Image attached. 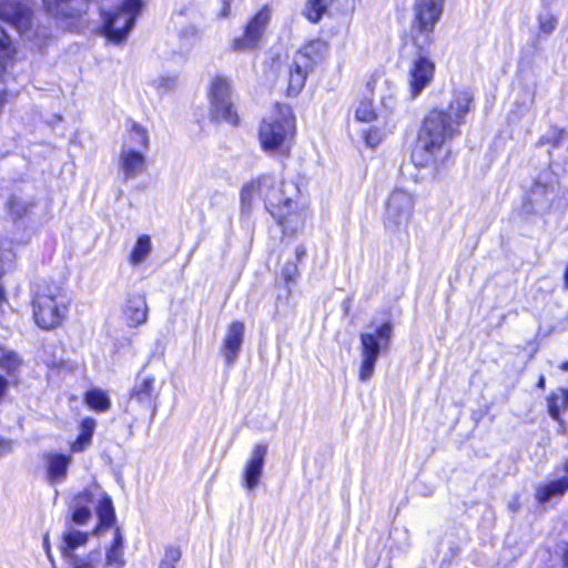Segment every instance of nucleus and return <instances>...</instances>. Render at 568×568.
Segmentation results:
<instances>
[{
  "instance_id": "1",
  "label": "nucleus",
  "mask_w": 568,
  "mask_h": 568,
  "mask_svg": "<svg viewBox=\"0 0 568 568\" xmlns=\"http://www.w3.org/2000/svg\"><path fill=\"white\" fill-rule=\"evenodd\" d=\"M458 134L445 110L434 108L427 112L417 132L412 153L420 168H438L449 155L447 144Z\"/></svg>"
},
{
  "instance_id": "2",
  "label": "nucleus",
  "mask_w": 568,
  "mask_h": 568,
  "mask_svg": "<svg viewBox=\"0 0 568 568\" xmlns=\"http://www.w3.org/2000/svg\"><path fill=\"white\" fill-rule=\"evenodd\" d=\"M298 197V189L293 182H286L275 175H262L245 184L241 192L244 204L261 200L272 216H283L280 207Z\"/></svg>"
},
{
  "instance_id": "3",
  "label": "nucleus",
  "mask_w": 568,
  "mask_h": 568,
  "mask_svg": "<svg viewBox=\"0 0 568 568\" xmlns=\"http://www.w3.org/2000/svg\"><path fill=\"white\" fill-rule=\"evenodd\" d=\"M295 134V118L288 105L275 104L260 126V142L264 151L286 154Z\"/></svg>"
},
{
  "instance_id": "4",
  "label": "nucleus",
  "mask_w": 568,
  "mask_h": 568,
  "mask_svg": "<svg viewBox=\"0 0 568 568\" xmlns=\"http://www.w3.org/2000/svg\"><path fill=\"white\" fill-rule=\"evenodd\" d=\"M69 300L55 284L38 285L32 298V314L36 324L43 329L60 326L67 316Z\"/></svg>"
},
{
  "instance_id": "5",
  "label": "nucleus",
  "mask_w": 568,
  "mask_h": 568,
  "mask_svg": "<svg viewBox=\"0 0 568 568\" xmlns=\"http://www.w3.org/2000/svg\"><path fill=\"white\" fill-rule=\"evenodd\" d=\"M393 336V325L383 323L375 333H362L361 366L358 377L362 382L369 381L375 372V365L382 351H386Z\"/></svg>"
},
{
  "instance_id": "6",
  "label": "nucleus",
  "mask_w": 568,
  "mask_h": 568,
  "mask_svg": "<svg viewBox=\"0 0 568 568\" xmlns=\"http://www.w3.org/2000/svg\"><path fill=\"white\" fill-rule=\"evenodd\" d=\"M444 0H415L413 7L412 39L423 48L432 41V33L443 11Z\"/></svg>"
},
{
  "instance_id": "7",
  "label": "nucleus",
  "mask_w": 568,
  "mask_h": 568,
  "mask_svg": "<svg viewBox=\"0 0 568 568\" xmlns=\"http://www.w3.org/2000/svg\"><path fill=\"white\" fill-rule=\"evenodd\" d=\"M414 196L405 190H395L387 201L385 227L389 233H403L412 221L414 213Z\"/></svg>"
},
{
  "instance_id": "8",
  "label": "nucleus",
  "mask_w": 568,
  "mask_h": 568,
  "mask_svg": "<svg viewBox=\"0 0 568 568\" xmlns=\"http://www.w3.org/2000/svg\"><path fill=\"white\" fill-rule=\"evenodd\" d=\"M141 8V0H125L116 12L105 18V36L115 43L122 42L132 29Z\"/></svg>"
},
{
  "instance_id": "9",
  "label": "nucleus",
  "mask_w": 568,
  "mask_h": 568,
  "mask_svg": "<svg viewBox=\"0 0 568 568\" xmlns=\"http://www.w3.org/2000/svg\"><path fill=\"white\" fill-rule=\"evenodd\" d=\"M211 113L214 119L237 123V115L233 110L231 99V83L224 77L216 75L210 87Z\"/></svg>"
},
{
  "instance_id": "10",
  "label": "nucleus",
  "mask_w": 568,
  "mask_h": 568,
  "mask_svg": "<svg viewBox=\"0 0 568 568\" xmlns=\"http://www.w3.org/2000/svg\"><path fill=\"white\" fill-rule=\"evenodd\" d=\"M88 539L89 534L74 529H70L63 534L60 549L63 556L70 560L73 568H94L93 562L100 559L101 554L99 550H93L84 557L74 555L75 549L84 546Z\"/></svg>"
},
{
  "instance_id": "11",
  "label": "nucleus",
  "mask_w": 568,
  "mask_h": 568,
  "mask_svg": "<svg viewBox=\"0 0 568 568\" xmlns=\"http://www.w3.org/2000/svg\"><path fill=\"white\" fill-rule=\"evenodd\" d=\"M435 75V63L426 55L416 54L407 71V83L412 99L417 98L427 88Z\"/></svg>"
},
{
  "instance_id": "12",
  "label": "nucleus",
  "mask_w": 568,
  "mask_h": 568,
  "mask_svg": "<svg viewBox=\"0 0 568 568\" xmlns=\"http://www.w3.org/2000/svg\"><path fill=\"white\" fill-rule=\"evenodd\" d=\"M272 11L268 7H263L256 14L247 22L244 34L236 38L232 42L234 51L252 50L260 43L265 28L271 20Z\"/></svg>"
},
{
  "instance_id": "13",
  "label": "nucleus",
  "mask_w": 568,
  "mask_h": 568,
  "mask_svg": "<svg viewBox=\"0 0 568 568\" xmlns=\"http://www.w3.org/2000/svg\"><path fill=\"white\" fill-rule=\"evenodd\" d=\"M281 216H273L286 234H295L303 229L307 215V206L302 199L294 197L290 204L283 203L280 207Z\"/></svg>"
},
{
  "instance_id": "14",
  "label": "nucleus",
  "mask_w": 568,
  "mask_h": 568,
  "mask_svg": "<svg viewBox=\"0 0 568 568\" xmlns=\"http://www.w3.org/2000/svg\"><path fill=\"white\" fill-rule=\"evenodd\" d=\"M557 196L558 189L555 185L536 182L528 193L525 207L528 213L547 214Z\"/></svg>"
},
{
  "instance_id": "15",
  "label": "nucleus",
  "mask_w": 568,
  "mask_h": 568,
  "mask_svg": "<svg viewBox=\"0 0 568 568\" xmlns=\"http://www.w3.org/2000/svg\"><path fill=\"white\" fill-rule=\"evenodd\" d=\"M267 450L268 446L266 444H256L244 466L243 481L244 486L250 490L254 489L262 478Z\"/></svg>"
},
{
  "instance_id": "16",
  "label": "nucleus",
  "mask_w": 568,
  "mask_h": 568,
  "mask_svg": "<svg viewBox=\"0 0 568 568\" xmlns=\"http://www.w3.org/2000/svg\"><path fill=\"white\" fill-rule=\"evenodd\" d=\"M245 325L236 321L231 323L223 339V354L229 365L233 364L241 351L244 339Z\"/></svg>"
},
{
  "instance_id": "17",
  "label": "nucleus",
  "mask_w": 568,
  "mask_h": 568,
  "mask_svg": "<svg viewBox=\"0 0 568 568\" xmlns=\"http://www.w3.org/2000/svg\"><path fill=\"white\" fill-rule=\"evenodd\" d=\"M71 456L48 453L44 455L45 477L50 484H57L67 478Z\"/></svg>"
},
{
  "instance_id": "18",
  "label": "nucleus",
  "mask_w": 568,
  "mask_h": 568,
  "mask_svg": "<svg viewBox=\"0 0 568 568\" xmlns=\"http://www.w3.org/2000/svg\"><path fill=\"white\" fill-rule=\"evenodd\" d=\"M119 166L125 179L135 178L144 172L145 158L141 152L123 145L119 159Z\"/></svg>"
},
{
  "instance_id": "19",
  "label": "nucleus",
  "mask_w": 568,
  "mask_h": 568,
  "mask_svg": "<svg viewBox=\"0 0 568 568\" xmlns=\"http://www.w3.org/2000/svg\"><path fill=\"white\" fill-rule=\"evenodd\" d=\"M311 70L312 68L308 67V64H305V59L303 55H294L293 62L288 68V95H297L301 92Z\"/></svg>"
},
{
  "instance_id": "20",
  "label": "nucleus",
  "mask_w": 568,
  "mask_h": 568,
  "mask_svg": "<svg viewBox=\"0 0 568 568\" xmlns=\"http://www.w3.org/2000/svg\"><path fill=\"white\" fill-rule=\"evenodd\" d=\"M471 103L473 97L469 92H454L453 99L448 104V111L446 113L450 116V121H453L454 126L457 130L464 122L466 114L470 111Z\"/></svg>"
},
{
  "instance_id": "21",
  "label": "nucleus",
  "mask_w": 568,
  "mask_h": 568,
  "mask_svg": "<svg viewBox=\"0 0 568 568\" xmlns=\"http://www.w3.org/2000/svg\"><path fill=\"white\" fill-rule=\"evenodd\" d=\"M124 317L130 327H138L148 320V305L143 295H133L129 297L124 310Z\"/></svg>"
},
{
  "instance_id": "22",
  "label": "nucleus",
  "mask_w": 568,
  "mask_h": 568,
  "mask_svg": "<svg viewBox=\"0 0 568 568\" xmlns=\"http://www.w3.org/2000/svg\"><path fill=\"white\" fill-rule=\"evenodd\" d=\"M90 505L95 507L101 526H111L114 519V511L111 499L99 488L89 491Z\"/></svg>"
},
{
  "instance_id": "23",
  "label": "nucleus",
  "mask_w": 568,
  "mask_h": 568,
  "mask_svg": "<svg viewBox=\"0 0 568 568\" xmlns=\"http://www.w3.org/2000/svg\"><path fill=\"white\" fill-rule=\"evenodd\" d=\"M566 490H568V477L539 486L536 490V498L539 503H546L551 498L564 495Z\"/></svg>"
},
{
  "instance_id": "24",
  "label": "nucleus",
  "mask_w": 568,
  "mask_h": 568,
  "mask_svg": "<svg viewBox=\"0 0 568 568\" xmlns=\"http://www.w3.org/2000/svg\"><path fill=\"white\" fill-rule=\"evenodd\" d=\"M154 378L145 376L141 378L134 386L131 398L139 404L150 407L152 405Z\"/></svg>"
},
{
  "instance_id": "25",
  "label": "nucleus",
  "mask_w": 568,
  "mask_h": 568,
  "mask_svg": "<svg viewBox=\"0 0 568 568\" xmlns=\"http://www.w3.org/2000/svg\"><path fill=\"white\" fill-rule=\"evenodd\" d=\"M548 412L554 419H559L568 408V387L559 388L547 397Z\"/></svg>"
},
{
  "instance_id": "26",
  "label": "nucleus",
  "mask_w": 568,
  "mask_h": 568,
  "mask_svg": "<svg viewBox=\"0 0 568 568\" xmlns=\"http://www.w3.org/2000/svg\"><path fill=\"white\" fill-rule=\"evenodd\" d=\"M22 358L11 349L0 346V368L7 373L8 376H14L22 367Z\"/></svg>"
},
{
  "instance_id": "27",
  "label": "nucleus",
  "mask_w": 568,
  "mask_h": 568,
  "mask_svg": "<svg viewBox=\"0 0 568 568\" xmlns=\"http://www.w3.org/2000/svg\"><path fill=\"white\" fill-rule=\"evenodd\" d=\"M123 538L119 529L114 531L113 545L106 552L105 566L122 568L125 564L123 558Z\"/></svg>"
},
{
  "instance_id": "28",
  "label": "nucleus",
  "mask_w": 568,
  "mask_h": 568,
  "mask_svg": "<svg viewBox=\"0 0 568 568\" xmlns=\"http://www.w3.org/2000/svg\"><path fill=\"white\" fill-rule=\"evenodd\" d=\"M89 490L77 496L73 505L72 520L75 524L83 525L91 517Z\"/></svg>"
},
{
  "instance_id": "29",
  "label": "nucleus",
  "mask_w": 568,
  "mask_h": 568,
  "mask_svg": "<svg viewBox=\"0 0 568 568\" xmlns=\"http://www.w3.org/2000/svg\"><path fill=\"white\" fill-rule=\"evenodd\" d=\"M326 51V43L321 40H315L306 44L302 50L296 52L295 55H303L305 59V64H308V67L313 68V64L321 60Z\"/></svg>"
},
{
  "instance_id": "30",
  "label": "nucleus",
  "mask_w": 568,
  "mask_h": 568,
  "mask_svg": "<svg viewBox=\"0 0 568 568\" xmlns=\"http://www.w3.org/2000/svg\"><path fill=\"white\" fill-rule=\"evenodd\" d=\"M152 250L151 237L146 234L139 236L135 245L133 246L129 261L133 265L143 263L150 255Z\"/></svg>"
},
{
  "instance_id": "31",
  "label": "nucleus",
  "mask_w": 568,
  "mask_h": 568,
  "mask_svg": "<svg viewBox=\"0 0 568 568\" xmlns=\"http://www.w3.org/2000/svg\"><path fill=\"white\" fill-rule=\"evenodd\" d=\"M95 428V420L92 418H85L81 424L80 435L78 439L72 444L71 448L73 452H81L89 446L93 432Z\"/></svg>"
},
{
  "instance_id": "32",
  "label": "nucleus",
  "mask_w": 568,
  "mask_h": 568,
  "mask_svg": "<svg viewBox=\"0 0 568 568\" xmlns=\"http://www.w3.org/2000/svg\"><path fill=\"white\" fill-rule=\"evenodd\" d=\"M85 403L95 410L105 412L110 408L108 395L100 389H92L85 395Z\"/></svg>"
},
{
  "instance_id": "33",
  "label": "nucleus",
  "mask_w": 568,
  "mask_h": 568,
  "mask_svg": "<svg viewBox=\"0 0 568 568\" xmlns=\"http://www.w3.org/2000/svg\"><path fill=\"white\" fill-rule=\"evenodd\" d=\"M8 210L14 220L26 216L34 206L33 203L23 201L21 197L12 196L8 204Z\"/></svg>"
},
{
  "instance_id": "34",
  "label": "nucleus",
  "mask_w": 568,
  "mask_h": 568,
  "mask_svg": "<svg viewBox=\"0 0 568 568\" xmlns=\"http://www.w3.org/2000/svg\"><path fill=\"white\" fill-rule=\"evenodd\" d=\"M327 6L324 0H307L304 14L311 22H318L326 12Z\"/></svg>"
},
{
  "instance_id": "35",
  "label": "nucleus",
  "mask_w": 568,
  "mask_h": 568,
  "mask_svg": "<svg viewBox=\"0 0 568 568\" xmlns=\"http://www.w3.org/2000/svg\"><path fill=\"white\" fill-rule=\"evenodd\" d=\"M126 148H132V145H140L146 148L148 145V134L145 130L138 125L133 124L130 133L126 136L125 144Z\"/></svg>"
},
{
  "instance_id": "36",
  "label": "nucleus",
  "mask_w": 568,
  "mask_h": 568,
  "mask_svg": "<svg viewBox=\"0 0 568 568\" xmlns=\"http://www.w3.org/2000/svg\"><path fill=\"white\" fill-rule=\"evenodd\" d=\"M355 116L361 122H372L376 120L377 114L371 100L359 102L355 111Z\"/></svg>"
},
{
  "instance_id": "37",
  "label": "nucleus",
  "mask_w": 568,
  "mask_h": 568,
  "mask_svg": "<svg viewBox=\"0 0 568 568\" xmlns=\"http://www.w3.org/2000/svg\"><path fill=\"white\" fill-rule=\"evenodd\" d=\"M180 558H181V550L175 547H169L165 550V556L162 559V561L160 562L159 568H175V564L180 560Z\"/></svg>"
},
{
  "instance_id": "38",
  "label": "nucleus",
  "mask_w": 568,
  "mask_h": 568,
  "mask_svg": "<svg viewBox=\"0 0 568 568\" xmlns=\"http://www.w3.org/2000/svg\"><path fill=\"white\" fill-rule=\"evenodd\" d=\"M176 84V79L170 75H159L152 80V85L159 92H166L172 90Z\"/></svg>"
},
{
  "instance_id": "39",
  "label": "nucleus",
  "mask_w": 568,
  "mask_h": 568,
  "mask_svg": "<svg viewBox=\"0 0 568 568\" xmlns=\"http://www.w3.org/2000/svg\"><path fill=\"white\" fill-rule=\"evenodd\" d=\"M14 258L16 255L11 250L0 251V276L13 265Z\"/></svg>"
},
{
  "instance_id": "40",
  "label": "nucleus",
  "mask_w": 568,
  "mask_h": 568,
  "mask_svg": "<svg viewBox=\"0 0 568 568\" xmlns=\"http://www.w3.org/2000/svg\"><path fill=\"white\" fill-rule=\"evenodd\" d=\"M539 24L540 29L549 34L556 29L557 19L551 14H546L539 18Z\"/></svg>"
},
{
  "instance_id": "41",
  "label": "nucleus",
  "mask_w": 568,
  "mask_h": 568,
  "mask_svg": "<svg viewBox=\"0 0 568 568\" xmlns=\"http://www.w3.org/2000/svg\"><path fill=\"white\" fill-rule=\"evenodd\" d=\"M384 134L377 130H369L365 134V141L369 146H376L383 139Z\"/></svg>"
},
{
  "instance_id": "42",
  "label": "nucleus",
  "mask_w": 568,
  "mask_h": 568,
  "mask_svg": "<svg viewBox=\"0 0 568 568\" xmlns=\"http://www.w3.org/2000/svg\"><path fill=\"white\" fill-rule=\"evenodd\" d=\"M297 274H298V268H297L296 264H294V263H288L283 268V275L285 276L287 282L294 281L296 278Z\"/></svg>"
},
{
  "instance_id": "43",
  "label": "nucleus",
  "mask_w": 568,
  "mask_h": 568,
  "mask_svg": "<svg viewBox=\"0 0 568 568\" xmlns=\"http://www.w3.org/2000/svg\"><path fill=\"white\" fill-rule=\"evenodd\" d=\"M332 4H337L339 10L352 11L354 9V0H331Z\"/></svg>"
},
{
  "instance_id": "44",
  "label": "nucleus",
  "mask_w": 568,
  "mask_h": 568,
  "mask_svg": "<svg viewBox=\"0 0 568 568\" xmlns=\"http://www.w3.org/2000/svg\"><path fill=\"white\" fill-rule=\"evenodd\" d=\"M8 386V379L4 376L0 375V400H2V398L6 396Z\"/></svg>"
},
{
  "instance_id": "45",
  "label": "nucleus",
  "mask_w": 568,
  "mask_h": 568,
  "mask_svg": "<svg viewBox=\"0 0 568 568\" xmlns=\"http://www.w3.org/2000/svg\"><path fill=\"white\" fill-rule=\"evenodd\" d=\"M11 448L10 446V443L4 440V439H0V455H3L6 454L7 452H9Z\"/></svg>"
},
{
  "instance_id": "46",
  "label": "nucleus",
  "mask_w": 568,
  "mask_h": 568,
  "mask_svg": "<svg viewBox=\"0 0 568 568\" xmlns=\"http://www.w3.org/2000/svg\"><path fill=\"white\" fill-rule=\"evenodd\" d=\"M7 304V297H6V293H4V288L2 287V285L0 284V311L2 310V307Z\"/></svg>"
},
{
  "instance_id": "47",
  "label": "nucleus",
  "mask_w": 568,
  "mask_h": 568,
  "mask_svg": "<svg viewBox=\"0 0 568 568\" xmlns=\"http://www.w3.org/2000/svg\"><path fill=\"white\" fill-rule=\"evenodd\" d=\"M296 258L301 261L305 256V248L300 246L295 251Z\"/></svg>"
},
{
  "instance_id": "48",
  "label": "nucleus",
  "mask_w": 568,
  "mask_h": 568,
  "mask_svg": "<svg viewBox=\"0 0 568 568\" xmlns=\"http://www.w3.org/2000/svg\"><path fill=\"white\" fill-rule=\"evenodd\" d=\"M537 387L540 388V389H545V387H546V377L544 375H540V377L538 379V383H537Z\"/></svg>"
},
{
  "instance_id": "49",
  "label": "nucleus",
  "mask_w": 568,
  "mask_h": 568,
  "mask_svg": "<svg viewBox=\"0 0 568 568\" xmlns=\"http://www.w3.org/2000/svg\"><path fill=\"white\" fill-rule=\"evenodd\" d=\"M560 368L568 372V362L562 363Z\"/></svg>"
},
{
  "instance_id": "50",
  "label": "nucleus",
  "mask_w": 568,
  "mask_h": 568,
  "mask_svg": "<svg viewBox=\"0 0 568 568\" xmlns=\"http://www.w3.org/2000/svg\"><path fill=\"white\" fill-rule=\"evenodd\" d=\"M224 3L230 4L233 0H223Z\"/></svg>"
}]
</instances>
